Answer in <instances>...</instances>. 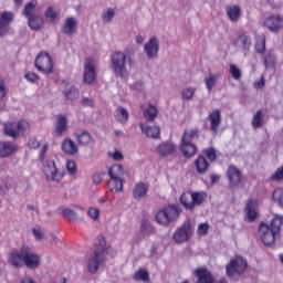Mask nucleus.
Instances as JSON below:
<instances>
[{
    "mask_svg": "<svg viewBox=\"0 0 283 283\" xmlns=\"http://www.w3.org/2000/svg\"><path fill=\"white\" fill-rule=\"evenodd\" d=\"M9 264L14 269H21L24 264L27 269L34 270L41 266V256L30 245H21L19 250L9 253Z\"/></svg>",
    "mask_w": 283,
    "mask_h": 283,
    "instance_id": "nucleus-1",
    "label": "nucleus"
},
{
    "mask_svg": "<svg viewBox=\"0 0 283 283\" xmlns=\"http://www.w3.org/2000/svg\"><path fill=\"white\" fill-rule=\"evenodd\" d=\"M50 146L44 144L40 150L39 160L42 163V172L46 182H61L65 178V172L56 167V163L52 159H45Z\"/></svg>",
    "mask_w": 283,
    "mask_h": 283,
    "instance_id": "nucleus-2",
    "label": "nucleus"
},
{
    "mask_svg": "<svg viewBox=\"0 0 283 283\" xmlns=\"http://www.w3.org/2000/svg\"><path fill=\"white\" fill-rule=\"evenodd\" d=\"M283 224V217L272 219L270 226L261 223L259 226V234L265 247H273L275 239L280 238V231Z\"/></svg>",
    "mask_w": 283,
    "mask_h": 283,
    "instance_id": "nucleus-3",
    "label": "nucleus"
},
{
    "mask_svg": "<svg viewBox=\"0 0 283 283\" xmlns=\"http://www.w3.org/2000/svg\"><path fill=\"white\" fill-rule=\"evenodd\" d=\"M104 262H107V242L105 241V237H98L94 253L88 258V273H98V269L103 266Z\"/></svg>",
    "mask_w": 283,
    "mask_h": 283,
    "instance_id": "nucleus-4",
    "label": "nucleus"
},
{
    "mask_svg": "<svg viewBox=\"0 0 283 283\" xmlns=\"http://www.w3.org/2000/svg\"><path fill=\"white\" fill-rule=\"evenodd\" d=\"M132 61V59L127 57V54L116 51L111 55L112 69L115 76H119V78H127L129 76V70H127V63Z\"/></svg>",
    "mask_w": 283,
    "mask_h": 283,
    "instance_id": "nucleus-5",
    "label": "nucleus"
},
{
    "mask_svg": "<svg viewBox=\"0 0 283 283\" xmlns=\"http://www.w3.org/2000/svg\"><path fill=\"white\" fill-rule=\"evenodd\" d=\"M180 218V207L176 205H168L158 210L155 220L163 227H169L172 222H176Z\"/></svg>",
    "mask_w": 283,
    "mask_h": 283,
    "instance_id": "nucleus-6",
    "label": "nucleus"
},
{
    "mask_svg": "<svg viewBox=\"0 0 283 283\" xmlns=\"http://www.w3.org/2000/svg\"><path fill=\"white\" fill-rule=\"evenodd\" d=\"M180 202L185 209L188 211H193L196 207H200L203 202H207V192L196 191V192H184L180 197Z\"/></svg>",
    "mask_w": 283,
    "mask_h": 283,
    "instance_id": "nucleus-7",
    "label": "nucleus"
},
{
    "mask_svg": "<svg viewBox=\"0 0 283 283\" xmlns=\"http://www.w3.org/2000/svg\"><path fill=\"white\" fill-rule=\"evenodd\" d=\"M108 176L111 180L108 181V187H111V191H123V179L127 176V172L123 169L120 164L113 165L108 169Z\"/></svg>",
    "mask_w": 283,
    "mask_h": 283,
    "instance_id": "nucleus-8",
    "label": "nucleus"
},
{
    "mask_svg": "<svg viewBox=\"0 0 283 283\" xmlns=\"http://www.w3.org/2000/svg\"><path fill=\"white\" fill-rule=\"evenodd\" d=\"M6 136L17 138L20 134L30 129V124L25 119L17 122H9L3 125Z\"/></svg>",
    "mask_w": 283,
    "mask_h": 283,
    "instance_id": "nucleus-9",
    "label": "nucleus"
},
{
    "mask_svg": "<svg viewBox=\"0 0 283 283\" xmlns=\"http://www.w3.org/2000/svg\"><path fill=\"white\" fill-rule=\"evenodd\" d=\"M247 259L242 256H235L231 259L230 262L226 266L228 277H233V275H242L244 271H247Z\"/></svg>",
    "mask_w": 283,
    "mask_h": 283,
    "instance_id": "nucleus-10",
    "label": "nucleus"
},
{
    "mask_svg": "<svg viewBox=\"0 0 283 283\" xmlns=\"http://www.w3.org/2000/svg\"><path fill=\"white\" fill-rule=\"evenodd\" d=\"M34 65L39 72H43V74H52V70H54V64H52V57L48 53H40L35 57Z\"/></svg>",
    "mask_w": 283,
    "mask_h": 283,
    "instance_id": "nucleus-11",
    "label": "nucleus"
},
{
    "mask_svg": "<svg viewBox=\"0 0 283 283\" xmlns=\"http://www.w3.org/2000/svg\"><path fill=\"white\" fill-rule=\"evenodd\" d=\"M96 80V66L92 57H86L84 61L83 81L86 85H92Z\"/></svg>",
    "mask_w": 283,
    "mask_h": 283,
    "instance_id": "nucleus-12",
    "label": "nucleus"
},
{
    "mask_svg": "<svg viewBox=\"0 0 283 283\" xmlns=\"http://www.w3.org/2000/svg\"><path fill=\"white\" fill-rule=\"evenodd\" d=\"M191 223L185 222L178 230L175 231L172 238L176 244H182L191 238Z\"/></svg>",
    "mask_w": 283,
    "mask_h": 283,
    "instance_id": "nucleus-13",
    "label": "nucleus"
},
{
    "mask_svg": "<svg viewBox=\"0 0 283 283\" xmlns=\"http://www.w3.org/2000/svg\"><path fill=\"white\" fill-rule=\"evenodd\" d=\"M144 51L148 60L157 59L158 52H160V42L158 41V38L151 36L144 45Z\"/></svg>",
    "mask_w": 283,
    "mask_h": 283,
    "instance_id": "nucleus-14",
    "label": "nucleus"
},
{
    "mask_svg": "<svg viewBox=\"0 0 283 283\" xmlns=\"http://www.w3.org/2000/svg\"><path fill=\"white\" fill-rule=\"evenodd\" d=\"M227 178L229 180V188L235 189L242 182V171L235 166H229L227 170Z\"/></svg>",
    "mask_w": 283,
    "mask_h": 283,
    "instance_id": "nucleus-15",
    "label": "nucleus"
},
{
    "mask_svg": "<svg viewBox=\"0 0 283 283\" xmlns=\"http://www.w3.org/2000/svg\"><path fill=\"white\" fill-rule=\"evenodd\" d=\"M263 25L271 32H280L283 29V18L280 15H270L264 20Z\"/></svg>",
    "mask_w": 283,
    "mask_h": 283,
    "instance_id": "nucleus-16",
    "label": "nucleus"
},
{
    "mask_svg": "<svg viewBox=\"0 0 283 283\" xmlns=\"http://www.w3.org/2000/svg\"><path fill=\"white\" fill-rule=\"evenodd\" d=\"M62 85H64L62 94L64 95V98L67 101H76L78 98V88L76 86L70 84V80L62 81Z\"/></svg>",
    "mask_w": 283,
    "mask_h": 283,
    "instance_id": "nucleus-17",
    "label": "nucleus"
},
{
    "mask_svg": "<svg viewBox=\"0 0 283 283\" xmlns=\"http://www.w3.org/2000/svg\"><path fill=\"white\" fill-rule=\"evenodd\" d=\"M195 275L198 277L197 283H214L216 279L207 268H198L195 270Z\"/></svg>",
    "mask_w": 283,
    "mask_h": 283,
    "instance_id": "nucleus-18",
    "label": "nucleus"
},
{
    "mask_svg": "<svg viewBox=\"0 0 283 283\" xmlns=\"http://www.w3.org/2000/svg\"><path fill=\"white\" fill-rule=\"evenodd\" d=\"M226 12L228 14V19L232 23H238V21H240V18L242 17V9L238 4L227 6Z\"/></svg>",
    "mask_w": 283,
    "mask_h": 283,
    "instance_id": "nucleus-19",
    "label": "nucleus"
},
{
    "mask_svg": "<svg viewBox=\"0 0 283 283\" xmlns=\"http://www.w3.org/2000/svg\"><path fill=\"white\" fill-rule=\"evenodd\" d=\"M62 151H64L66 156H78V145L71 138H65L62 142Z\"/></svg>",
    "mask_w": 283,
    "mask_h": 283,
    "instance_id": "nucleus-20",
    "label": "nucleus"
},
{
    "mask_svg": "<svg viewBox=\"0 0 283 283\" xmlns=\"http://www.w3.org/2000/svg\"><path fill=\"white\" fill-rule=\"evenodd\" d=\"M148 192H149V185L145 182H138L135 185L133 189V198L135 200H143V198H147Z\"/></svg>",
    "mask_w": 283,
    "mask_h": 283,
    "instance_id": "nucleus-21",
    "label": "nucleus"
},
{
    "mask_svg": "<svg viewBox=\"0 0 283 283\" xmlns=\"http://www.w3.org/2000/svg\"><path fill=\"white\" fill-rule=\"evenodd\" d=\"M208 118L210 120L211 132H213L214 134H218V128L222 123V114L220 113V109H216L212 113H210Z\"/></svg>",
    "mask_w": 283,
    "mask_h": 283,
    "instance_id": "nucleus-22",
    "label": "nucleus"
},
{
    "mask_svg": "<svg viewBox=\"0 0 283 283\" xmlns=\"http://www.w3.org/2000/svg\"><path fill=\"white\" fill-rule=\"evenodd\" d=\"M180 150L184 154L185 158H193L198 154V147L193 143L181 142Z\"/></svg>",
    "mask_w": 283,
    "mask_h": 283,
    "instance_id": "nucleus-23",
    "label": "nucleus"
},
{
    "mask_svg": "<svg viewBox=\"0 0 283 283\" xmlns=\"http://www.w3.org/2000/svg\"><path fill=\"white\" fill-rule=\"evenodd\" d=\"M17 153V146L10 142H0V158H8Z\"/></svg>",
    "mask_w": 283,
    "mask_h": 283,
    "instance_id": "nucleus-24",
    "label": "nucleus"
},
{
    "mask_svg": "<svg viewBox=\"0 0 283 283\" xmlns=\"http://www.w3.org/2000/svg\"><path fill=\"white\" fill-rule=\"evenodd\" d=\"M74 136L81 147H90V145H92V134L87 130L76 132Z\"/></svg>",
    "mask_w": 283,
    "mask_h": 283,
    "instance_id": "nucleus-25",
    "label": "nucleus"
},
{
    "mask_svg": "<svg viewBox=\"0 0 283 283\" xmlns=\"http://www.w3.org/2000/svg\"><path fill=\"white\" fill-rule=\"evenodd\" d=\"M157 151L160 156H171V154H176V144L164 142L157 147Z\"/></svg>",
    "mask_w": 283,
    "mask_h": 283,
    "instance_id": "nucleus-26",
    "label": "nucleus"
},
{
    "mask_svg": "<svg viewBox=\"0 0 283 283\" xmlns=\"http://www.w3.org/2000/svg\"><path fill=\"white\" fill-rule=\"evenodd\" d=\"M78 25V21L75 20L74 17L66 18L64 20V24L62 27L63 34L72 35Z\"/></svg>",
    "mask_w": 283,
    "mask_h": 283,
    "instance_id": "nucleus-27",
    "label": "nucleus"
},
{
    "mask_svg": "<svg viewBox=\"0 0 283 283\" xmlns=\"http://www.w3.org/2000/svg\"><path fill=\"white\" fill-rule=\"evenodd\" d=\"M67 132V117L59 115L55 122V134L56 136H63Z\"/></svg>",
    "mask_w": 283,
    "mask_h": 283,
    "instance_id": "nucleus-28",
    "label": "nucleus"
},
{
    "mask_svg": "<svg viewBox=\"0 0 283 283\" xmlns=\"http://www.w3.org/2000/svg\"><path fill=\"white\" fill-rule=\"evenodd\" d=\"M245 211V220L248 222H254V220L258 218V210L255 209V202L248 201L244 208Z\"/></svg>",
    "mask_w": 283,
    "mask_h": 283,
    "instance_id": "nucleus-29",
    "label": "nucleus"
},
{
    "mask_svg": "<svg viewBox=\"0 0 283 283\" xmlns=\"http://www.w3.org/2000/svg\"><path fill=\"white\" fill-rule=\"evenodd\" d=\"M139 127L143 134H145L148 138H160V127L145 126V124H140Z\"/></svg>",
    "mask_w": 283,
    "mask_h": 283,
    "instance_id": "nucleus-30",
    "label": "nucleus"
},
{
    "mask_svg": "<svg viewBox=\"0 0 283 283\" xmlns=\"http://www.w3.org/2000/svg\"><path fill=\"white\" fill-rule=\"evenodd\" d=\"M114 118L117 120V123H122V125H125L127 120H129V112L123 106H119L116 108L114 113Z\"/></svg>",
    "mask_w": 283,
    "mask_h": 283,
    "instance_id": "nucleus-31",
    "label": "nucleus"
},
{
    "mask_svg": "<svg viewBox=\"0 0 283 283\" xmlns=\"http://www.w3.org/2000/svg\"><path fill=\"white\" fill-rule=\"evenodd\" d=\"M28 23H29V28L31 30H35L39 31L41 30V28H43V18H41V15L39 14H34L31 15L30 18H28Z\"/></svg>",
    "mask_w": 283,
    "mask_h": 283,
    "instance_id": "nucleus-32",
    "label": "nucleus"
},
{
    "mask_svg": "<svg viewBox=\"0 0 283 283\" xmlns=\"http://www.w3.org/2000/svg\"><path fill=\"white\" fill-rule=\"evenodd\" d=\"M199 136L200 133L198 129L185 130L181 137V143H193Z\"/></svg>",
    "mask_w": 283,
    "mask_h": 283,
    "instance_id": "nucleus-33",
    "label": "nucleus"
},
{
    "mask_svg": "<svg viewBox=\"0 0 283 283\" xmlns=\"http://www.w3.org/2000/svg\"><path fill=\"white\" fill-rule=\"evenodd\" d=\"M195 165L198 174H206L207 169H209V161H207V158H205L203 156H199L195 160Z\"/></svg>",
    "mask_w": 283,
    "mask_h": 283,
    "instance_id": "nucleus-34",
    "label": "nucleus"
},
{
    "mask_svg": "<svg viewBox=\"0 0 283 283\" xmlns=\"http://www.w3.org/2000/svg\"><path fill=\"white\" fill-rule=\"evenodd\" d=\"M156 116H158V108H156V106L150 105L148 108L144 109V117L148 123H154Z\"/></svg>",
    "mask_w": 283,
    "mask_h": 283,
    "instance_id": "nucleus-35",
    "label": "nucleus"
},
{
    "mask_svg": "<svg viewBox=\"0 0 283 283\" xmlns=\"http://www.w3.org/2000/svg\"><path fill=\"white\" fill-rule=\"evenodd\" d=\"M219 78H220V75L219 74L213 75V73H210L207 77H205V84L208 92L213 91V87H216V83H218Z\"/></svg>",
    "mask_w": 283,
    "mask_h": 283,
    "instance_id": "nucleus-36",
    "label": "nucleus"
},
{
    "mask_svg": "<svg viewBox=\"0 0 283 283\" xmlns=\"http://www.w3.org/2000/svg\"><path fill=\"white\" fill-rule=\"evenodd\" d=\"M36 11V0H31L29 3L24 6L22 14L29 19L30 17H34V12Z\"/></svg>",
    "mask_w": 283,
    "mask_h": 283,
    "instance_id": "nucleus-37",
    "label": "nucleus"
},
{
    "mask_svg": "<svg viewBox=\"0 0 283 283\" xmlns=\"http://www.w3.org/2000/svg\"><path fill=\"white\" fill-rule=\"evenodd\" d=\"M11 21H14V14H12V12L3 11L0 14V24L4 25L7 28V30H9Z\"/></svg>",
    "mask_w": 283,
    "mask_h": 283,
    "instance_id": "nucleus-38",
    "label": "nucleus"
},
{
    "mask_svg": "<svg viewBox=\"0 0 283 283\" xmlns=\"http://www.w3.org/2000/svg\"><path fill=\"white\" fill-rule=\"evenodd\" d=\"M264 115L262 114V111H256V113L252 117V127L253 129H259V127H262L264 125Z\"/></svg>",
    "mask_w": 283,
    "mask_h": 283,
    "instance_id": "nucleus-39",
    "label": "nucleus"
},
{
    "mask_svg": "<svg viewBox=\"0 0 283 283\" xmlns=\"http://www.w3.org/2000/svg\"><path fill=\"white\" fill-rule=\"evenodd\" d=\"M239 41L241 43L242 50H244L245 52L249 51V49L251 48V38L242 33L239 35Z\"/></svg>",
    "mask_w": 283,
    "mask_h": 283,
    "instance_id": "nucleus-40",
    "label": "nucleus"
},
{
    "mask_svg": "<svg viewBox=\"0 0 283 283\" xmlns=\"http://www.w3.org/2000/svg\"><path fill=\"white\" fill-rule=\"evenodd\" d=\"M62 216L65 218V220H76L78 218V214H76V211H74L71 208H64L62 209Z\"/></svg>",
    "mask_w": 283,
    "mask_h": 283,
    "instance_id": "nucleus-41",
    "label": "nucleus"
},
{
    "mask_svg": "<svg viewBox=\"0 0 283 283\" xmlns=\"http://www.w3.org/2000/svg\"><path fill=\"white\" fill-rule=\"evenodd\" d=\"M134 280L138 282H149V272L146 270H139L135 273Z\"/></svg>",
    "mask_w": 283,
    "mask_h": 283,
    "instance_id": "nucleus-42",
    "label": "nucleus"
},
{
    "mask_svg": "<svg viewBox=\"0 0 283 283\" xmlns=\"http://www.w3.org/2000/svg\"><path fill=\"white\" fill-rule=\"evenodd\" d=\"M116 11L114 9H107L102 13V21L103 23H112V19H114Z\"/></svg>",
    "mask_w": 283,
    "mask_h": 283,
    "instance_id": "nucleus-43",
    "label": "nucleus"
},
{
    "mask_svg": "<svg viewBox=\"0 0 283 283\" xmlns=\"http://www.w3.org/2000/svg\"><path fill=\"white\" fill-rule=\"evenodd\" d=\"M229 72L234 81L242 78V71H240L235 64H230Z\"/></svg>",
    "mask_w": 283,
    "mask_h": 283,
    "instance_id": "nucleus-44",
    "label": "nucleus"
},
{
    "mask_svg": "<svg viewBox=\"0 0 283 283\" xmlns=\"http://www.w3.org/2000/svg\"><path fill=\"white\" fill-rule=\"evenodd\" d=\"M272 199L274 200V202H279V205L283 207V188H276L273 191Z\"/></svg>",
    "mask_w": 283,
    "mask_h": 283,
    "instance_id": "nucleus-45",
    "label": "nucleus"
},
{
    "mask_svg": "<svg viewBox=\"0 0 283 283\" xmlns=\"http://www.w3.org/2000/svg\"><path fill=\"white\" fill-rule=\"evenodd\" d=\"M32 233H33L34 239H35L38 242H41L42 240L45 239V232H43V230L41 229V227L32 228Z\"/></svg>",
    "mask_w": 283,
    "mask_h": 283,
    "instance_id": "nucleus-46",
    "label": "nucleus"
},
{
    "mask_svg": "<svg viewBox=\"0 0 283 283\" xmlns=\"http://www.w3.org/2000/svg\"><path fill=\"white\" fill-rule=\"evenodd\" d=\"M195 94H196V88H192V87L184 88L181 92V96L182 98H185V101H191Z\"/></svg>",
    "mask_w": 283,
    "mask_h": 283,
    "instance_id": "nucleus-47",
    "label": "nucleus"
},
{
    "mask_svg": "<svg viewBox=\"0 0 283 283\" xmlns=\"http://www.w3.org/2000/svg\"><path fill=\"white\" fill-rule=\"evenodd\" d=\"M45 17L46 19L53 22V21H56V18L59 17V12H56L54 8L49 7L46 9Z\"/></svg>",
    "mask_w": 283,
    "mask_h": 283,
    "instance_id": "nucleus-48",
    "label": "nucleus"
},
{
    "mask_svg": "<svg viewBox=\"0 0 283 283\" xmlns=\"http://www.w3.org/2000/svg\"><path fill=\"white\" fill-rule=\"evenodd\" d=\"M140 231L143 233V235H149V233L154 232V227H151V224H149L147 222H143L140 226Z\"/></svg>",
    "mask_w": 283,
    "mask_h": 283,
    "instance_id": "nucleus-49",
    "label": "nucleus"
},
{
    "mask_svg": "<svg viewBox=\"0 0 283 283\" xmlns=\"http://www.w3.org/2000/svg\"><path fill=\"white\" fill-rule=\"evenodd\" d=\"M66 169L71 176H74V174H76V163L74 160H69L66 163Z\"/></svg>",
    "mask_w": 283,
    "mask_h": 283,
    "instance_id": "nucleus-50",
    "label": "nucleus"
},
{
    "mask_svg": "<svg viewBox=\"0 0 283 283\" xmlns=\"http://www.w3.org/2000/svg\"><path fill=\"white\" fill-rule=\"evenodd\" d=\"M206 156H207L208 160H210V163H213V160H216V158H218L216 155L214 148L206 149Z\"/></svg>",
    "mask_w": 283,
    "mask_h": 283,
    "instance_id": "nucleus-51",
    "label": "nucleus"
},
{
    "mask_svg": "<svg viewBox=\"0 0 283 283\" xmlns=\"http://www.w3.org/2000/svg\"><path fill=\"white\" fill-rule=\"evenodd\" d=\"M209 231V224L207 223H200L198 226V230H197V233L199 235H207V232Z\"/></svg>",
    "mask_w": 283,
    "mask_h": 283,
    "instance_id": "nucleus-52",
    "label": "nucleus"
},
{
    "mask_svg": "<svg viewBox=\"0 0 283 283\" xmlns=\"http://www.w3.org/2000/svg\"><path fill=\"white\" fill-rule=\"evenodd\" d=\"M88 216L93 220H98V218L101 216V211L97 208H90L88 209Z\"/></svg>",
    "mask_w": 283,
    "mask_h": 283,
    "instance_id": "nucleus-53",
    "label": "nucleus"
},
{
    "mask_svg": "<svg viewBox=\"0 0 283 283\" xmlns=\"http://www.w3.org/2000/svg\"><path fill=\"white\" fill-rule=\"evenodd\" d=\"M28 146L30 149H39V147H41V142H39L36 138H31L28 142Z\"/></svg>",
    "mask_w": 283,
    "mask_h": 283,
    "instance_id": "nucleus-54",
    "label": "nucleus"
},
{
    "mask_svg": "<svg viewBox=\"0 0 283 283\" xmlns=\"http://www.w3.org/2000/svg\"><path fill=\"white\" fill-rule=\"evenodd\" d=\"M24 77L27 78V81H29L30 83H36V81H39V76L36 75V73H27L24 75Z\"/></svg>",
    "mask_w": 283,
    "mask_h": 283,
    "instance_id": "nucleus-55",
    "label": "nucleus"
},
{
    "mask_svg": "<svg viewBox=\"0 0 283 283\" xmlns=\"http://www.w3.org/2000/svg\"><path fill=\"white\" fill-rule=\"evenodd\" d=\"M255 50L259 54H263V52L266 50V43L264 41L256 43Z\"/></svg>",
    "mask_w": 283,
    "mask_h": 283,
    "instance_id": "nucleus-56",
    "label": "nucleus"
},
{
    "mask_svg": "<svg viewBox=\"0 0 283 283\" xmlns=\"http://www.w3.org/2000/svg\"><path fill=\"white\" fill-rule=\"evenodd\" d=\"M93 182H94V185H101V182H103V174L102 172H95L93 175Z\"/></svg>",
    "mask_w": 283,
    "mask_h": 283,
    "instance_id": "nucleus-57",
    "label": "nucleus"
},
{
    "mask_svg": "<svg viewBox=\"0 0 283 283\" xmlns=\"http://www.w3.org/2000/svg\"><path fill=\"white\" fill-rule=\"evenodd\" d=\"M82 105H84L85 107H94V99L90 97H83Z\"/></svg>",
    "mask_w": 283,
    "mask_h": 283,
    "instance_id": "nucleus-58",
    "label": "nucleus"
},
{
    "mask_svg": "<svg viewBox=\"0 0 283 283\" xmlns=\"http://www.w3.org/2000/svg\"><path fill=\"white\" fill-rule=\"evenodd\" d=\"M111 156L114 160H123V158H124L123 153H120V151H115V153L111 154Z\"/></svg>",
    "mask_w": 283,
    "mask_h": 283,
    "instance_id": "nucleus-59",
    "label": "nucleus"
},
{
    "mask_svg": "<svg viewBox=\"0 0 283 283\" xmlns=\"http://www.w3.org/2000/svg\"><path fill=\"white\" fill-rule=\"evenodd\" d=\"M254 87H255L256 90H262V87H264V77H261L260 81L254 82Z\"/></svg>",
    "mask_w": 283,
    "mask_h": 283,
    "instance_id": "nucleus-60",
    "label": "nucleus"
},
{
    "mask_svg": "<svg viewBox=\"0 0 283 283\" xmlns=\"http://www.w3.org/2000/svg\"><path fill=\"white\" fill-rule=\"evenodd\" d=\"M6 94H7L6 86L3 84H0V102L3 98H6Z\"/></svg>",
    "mask_w": 283,
    "mask_h": 283,
    "instance_id": "nucleus-61",
    "label": "nucleus"
},
{
    "mask_svg": "<svg viewBox=\"0 0 283 283\" xmlns=\"http://www.w3.org/2000/svg\"><path fill=\"white\" fill-rule=\"evenodd\" d=\"M210 180L212 185H216L217 182L220 181V176L219 175H211Z\"/></svg>",
    "mask_w": 283,
    "mask_h": 283,
    "instance_id": "nucleus-62",
    "label": "nucleus"
},
{
    "mask_svg": "<svg viewBox=\"0 0 283 283\" xmlns=\"http://www.w3.org/2000/svg\"><path fill=\"white\" fill-rule=\"evenodd\" d=\"M7 32H8V28H6L3 24L0 23V36H4Z\"/></svg>",
    "mask_w": 283,
    "mask_h": 283,
    "instance_id": "nucleus-63",
    "label": "nucleus"
},
{
    "mask_svg": "<svg viewBox=\"0 0 283 283\" xmlns=\"http://www.w3.org/2000/svg\"><path fill=\"white\" fill-rule=\"evenodd\" d=\"M21 283H36V282H34V280H33L32 277L25 276V277L21 281Z\"/></svg>",
    "mask_w": 283,
    "mask_h": 283,
    "instance_id": "nucleus-64",
    "label": "nucleus"
}]
</instances>
